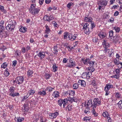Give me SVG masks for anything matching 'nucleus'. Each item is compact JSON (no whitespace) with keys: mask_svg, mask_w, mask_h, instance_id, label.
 <instances>
[{"mask_svg":"<svg viewBox=\"0 0 122 122\" xmlns=\"http://www.w3.org/2000/svg\"><path fill=\"white\" fill-rule=\"evenodd\" d=\"M113 87V85H110L109 83L107 84L105 87L104 90L105 92L108 91L111 88Z\"/></svg>","mask_w":122,"mask_h":122,"instance_id":"nucleus-17","label":"nucleus"},{"mask_svg":"<svg viewBox=\"0 0 122 122\" xmlns=\"http://www.w3.org/2000/svg\"><path fill=\"white\" fill-rule=\"evenodd\" d=\"M101 101L99 99L95 98L93 100V108H96L97 105H99L101 104Z\"/></svg>","mask_w":122,"mask_h":122,"instance_id":"nucleus-8","label":"nucleus"},{"mask_svg":"<svg viewBox=\"0 0 122 122\" xmlns=\"http://www.w3.org/2000/svg\"><path fill=\"white\" fill-rule=\"evenodd\" d=\"M120 69H117L115 71L116 73L117 74H119V73L120 72Z\"/></svg>","mask_w":122,"mask_h":122,"instance_id":"nucleus-59","label":"nucleus"},{"mask_svg":"<svg viewBox=\"0 0 122 122\" xmlns=\"http://www.w3.org/2000/svg\"><path fill=\"white\" fill-rule=\"evenodd\" d=\"M43 19L45 20H47L49 22V17L47 15H45L43 17Z\"/></svg>","mask_w":122,"mask_h":122,"instance_id":"nucleus-45","label":"nucleus"},{"mask_svg":"<svg viewBox=\"0 0 122 122\" xmlns=\"http://www.w3.org/2000/svg\"><path fill=\"white\" fill-rule=\"evenodd\" d=\"M84 120L86 121V122H89L90 119L89 117H84L83 118Z\"/></svg>","mask_w":122,"mask_h":122,"instance_id":"nucleus-46","label":"nucleus"},{"mask_svg":"<svg viewBox=\"0 0 122 122\" xmlns=\"http://www.w3.org/2000/svg\"><path fill=\"white\" fill-rule=\"evenodd\" d=\"M0 10L1 11L3 12L4 13H5L6 12V10L4 9V7L0 5Z\"/></svg>","mask_w":122,"mask_h":122,"instance_id":"nucleus-37","label":"nucleus"},{"mask_svg":"<svg viewBox=\"0 0 122 122\" xmlns=\"http://www.w3.org/2000/svg\"><path fill=\"white\" fill-rule=\"evenodd\" d=\"M69 35L68 33H65V34L64 35V39H66L68 36H69Z\"/></svg>","mask_w":122,"mask_h":122,"instance_id":"nucleus-53","label":"nucleus"},{"mask_svg":"<svg viewBox=\"0 0 122 122\" xmlns=\"http://www.w3.org/2000/svg\"><path fill=\"white\" fill-rule=\"evenodd\" d=\"M4 74L5 76H7L10 75V73L7 71H5Z\"/></svg>","mask_w":122,"mask_h":122,"instance_id":"nucleus-56","label":"nucleus"},{"mask_svg":"<svg viewBox=\"0 0 122 122\" xmlns=\"http://www.w3.org/2000/svg\"><path fill=\"white\" fill-rule=\"evenodd\" d=\"M4 23L5 21L3 20H1L0 22V28L2 30H4Z\"/></svg>","mask_w":122,"mask_h":122,"instance_id":"nucleus-21","label":"nucleus"},{"mask_svg":"<svg viewBox=\"0 0 122 122\" xmlns=\"http://www.w3.org/2000/svg\"><path fill=\"white\" fill-rule=\"evenodd\" d=\"M9 95L11 96L14 97L16 96H19L20 94L16 92L15 93H13L12 94H10Z\"/></svg>","mask_w":122,"mask_h":122,"instance_id":"nucleus-35","label":"nucleus"},{"mask_svg":"<svg viewBox=\"0 0 122 122\" xmlns=\"http://www.w3.org/2000/svg\"><path fill=\"white\" fill-rule=\"evenodd\" d=\"M33 73V71L32 70H29L27 72V75L28 76H32Z\"/></svg>","mask_w":122,"mask_h":122,"instance_id":"nucleus-39","label":"nucleus"},{"mask_svg":"<svg viewBox=\"0 0 122 122\" xmlns=\"http://www.w3.org/2000/svg\"><path fill=\"white\" fill-rule=\"evenodd\" d=\"M58 104L60 107H61L62 104H63V108L65 107L66 105L68 103V99L67 98H65L64 99H60L58 101Z\"/></svg>","mask_w":122,"mask_h":122,"instance_id":"nucleus-5","label":"nucleus"},{"mask_svg":"<svg viewBox=\"0 0 122 122\" xmlns=\"http://www.w3.org/2000/svg\"><path fill=\"white\" fill-rule=\"evenodd\" d=\"M23 107H27L29 108V105L28 104L26 103H25Z\"/></svg>","mask_w":122,"mask_h":122,"instance_id":"nucleus-62","label":"nucleus"},{"mask_svg":"<svg viewBox=\"0 0 122 122\" xmlns=\"http://www.w3.org/2000/svg\"><path fill=\"white\" fill-rule=\"evenodd\" d=\"M118 105L119 108H122V101L121 100L117 104Z\"/></svg>","mask_w":122,"mask_h":122,"instance_id":"nucleus-41","label":"nucleus"},{"mask_svg":"<svg viewBox=\"0 0 122 122\" xmlns=\"http://www.w3.org/2000/svg\"><path fill=\"white\" fill-rule=\"evenodd\" d=\"M73 4V3H69L67 5V7L69 8H70L71 6Z\"/></svg>","mask_w":122,"mask_h":122,"instance_id":"nucleus-58","label":"nucleus"},{"mask_svg":"<svg viewBox=\"0 0 122 122\" xmlns=\"http://www.w3.org/2000/svg\"><path fill=\"white\" fill-rule=\"evenodd\" d=\"M75 93L74 91L69 90V95L71 96H74L75 95Z\"/></svg>","mask_w":122,"mask_h":122,"instance_id":"nucleus-48","label":"nucleus"},{"mask_svg":"<svg viewBox=\"0 0 122 122\" xmlns=\"http://www.w3.org/2000/svg\"><path fill=\"white\" fill-rule=\"evenodd\" d=\"M15 88L13 87H11L9 89V91L10 92V94H12L13 93L14 91L15 90Z\"/></svg>","mask_w":122,"mask_h":122,"instance_id":"nucleus-30","label":"nucleus"},{"mask_svg":"<svg viewBox=\"0 0 122 122\" xmlns=\"http://www.w3.org/2000/svg\"><path fill=\"white\" fill-rule=\"evenodd\" d=\"M7 64L6 63L4 62L1 65V68L5 69L7 66Z\"/></svg>","mask_w":122,"mask_h":122,"instance_id":"nucleus-42","label":"nucleus"},{"mask_svg":"<svg viewBox=\"0 0 122 122\" xmlns=\"http://www.w3.org/2000/svg\"><path fill=\"white\" fill-rule=\"evenodd\" d=\"M70 63H67L66 66L70 68H73V67H75L76 66V63L75 62H74V60L73 59L69 58Z\"/></svg>","mask_w":122,"mask_h":122,"instance_id":"nucleus-7","label":"nucleus"},{"mask_svg":"<svg viewBox=\"0 0 122 122\" xmlns=\"http://www.w3.org/2000/svg\"><path fill=\"white\" fill-rule=\"evenodd\" d=\"M77 36V35L76 34H74L73 35L71 33H69L68 36L69 39L71 41H72L75 40L76 37Z\"/></svg>","mask_w":122,"mask_h":122,"instance_id":"nucleus-9","label":"nucleus"},{"mask_svg":"<svg viewBox=\"0 0 122 122\" xmlns=\"http://www.w3.org/2000/svg\"><path fill=\"white\" fill-rule=\"evenodd\" d=\"M21 50L22 51V52L24 53H25V52L26 51V50L25 48L23 47L22 48Z\"/></svg>","mask_w":122,"mask_h":122,"instance_id":"nucleus-63","label":"nucleus"},{"mask_svg":"<svg viewBox=\"0 0 122 122\" xmlns=\"http://www.w3.org/2000/svg\"><path fill=\"white\" fill-rule=\"evenodd\" d=\"M119 14L118 12L117 11H116L114 13V15L115 16H116L118 15Z\"/></svg>","mask_w":122,"mask_h":122,"instance_id":"nucleus-64","label":"nucleus"},{"mask_svg":"<svg viewBox=\"0 0 122 122\" xmlns=\"http://www.w3.org/2000/svg\"><path fill=\"white\" fill-rule=\"evenodd\" d=\"M46 94V90H43L42 91H39L37 93V94L41 95L42 96H44Z\"/></svg>","mask_w":122,"mask_h":122,"instance_id":"nucleus-20","label":"nucleus"},{"mask_svg":"<svg viewBox=\"0 0 122 122\" xmlns=\"http://www.w3.org/2000/svg\"><path fill=\"white\" fill-rule=\"evenodd\" d=\"M40 122H46L47 120L46 118L44 117H40Z\"/></svg>","mask_w":122,"mask_h":122,"instance_id":"nucleus-38","label":"nucleus"},{"mask_svg":"<svg viewBox=\"0 0 122 122\" xmlns=\"http://www.w3.org/2000/svg\"><path fill=\"white\" fill-rule=\"evenodd\" d=\"M94 63V61H93L91 59H90V61H89L88 64H89L91 66L93 67Z\"/></svg>","mask_w":122,"mask_h":122,"instance_id":"nucleus-40","label":"nucleus"},{"mask_svg":"<svg viewBox=\"0 0 122 122\" xmlns=\"http://www.w3.org/2000/svg\"><path fill=\"white\" fill-rule=\"evenodd\" d=\"M38 56L41 59H42L46 56L45 52L42 51H40L38 54Z\"/></svg>","mask_w":122,"mask_h":122,"instance_id":"nucleus-14","label":"nucleus"},{"mask_svg":"<svg viewBox=\"0 0 122 122\" xmlns=\"http://www.w3.org/2000/svg\"><path fill=\"white\" fill-rule=\"evenodd\" d=\"M29 96H28V97H27V96H24L23 97V98L22 99L21 102H23Z\"/></svg>","mask_w":122,"mask_h":122,"instance_id":"nucleus-55","label":"nucleus"},{"mask_svg":"<svg viewBox=\"0 0 122 122\" xmlns=\"http://www.w3.org/2000/svg\"><path fill=\"white\" fill-rule=\"evenodd\" d=\"M73 107L72 105H68L67 107H66V110L68 109V111H71Z\"/></svg>","mask_w":122,"mask_h":122,"instance_id":"nucleus-34","label":"nucleus"},{"mask_svg":"<svg viewBox=\"0 0 122 122\" xmlns=\"http://www.w3.org/2000/svg\"><path fill=\"white\" fill-rule=\"evenodd\" d=\"M35 92V91L32 89H30L28 92V94L29 95L28 96L33 95Z\"/></svg>","mask_w":122,"mask_h":122,"instance_id":"nucleus-31","label":"nucleus"},{"mask_svg":"<svg viewBox=\"0 0 122 122\" xmlns=\"http://www.w3.org/2000/svg\"><path fill=\"white\" fill-rule=\"evenodd\" d=\"M51 76L49 74H46L45 75V77L46 79H49Z\"/></svg>","mask_w":122,"mask_h":122,"instance_id":"nucleus-50","label":"nucleus"},{"mask_svg":"<svg viewBox=\"0 0 122 122\" xmlns=\"http://www.w3.org/2000/svg\"><path fill=\"white\" fill-rule=\"evenodd\" d=\"M58 114V113L57 112H56L54 113H50L49 115V117L51 119H53L56 118Z\"/></svg>","mask_w":122,"mask_h":122,"instance_id":"nucleus-13","label":"nucleus"},{"mask_svg":"<svg viewBox=\"0 0 122 122\" xmlns=\"http://www.w3.org/2000/svg\"><path fill=\"white\" fill-rule=\"evenodd\" d=\"M90 106L93 108V104H92V101L91 100H89L88 101L87 103H85L84 105V106L85 107H86L89 108V107H90Z\"/></svg>","mask_w":122,"mask_h":122,"instance_id":"nucleus-10","label":"nucleus"},{"mask_svg":"<svg viewBox=\"0 0 122 122\" xmlns=\"http://www.w3.org/2000/svg\"><path fill=\"white\" fill-rule=\"evenodd\" d=\"M102 115L104 117H107L108 118L110 117L107 111H105V112H103L102 114Z\"/></svg>","mask_w":122,"mask_h":122,"instance_id":"nucleus-28","label":"nucleus"},{"mask_svg":"<svg viewBox=\"0 0 122 122\" xmlns=\"http://www.w3.org/2000/svg\"><path fill=\"white\" fill-rule=\"evenodd\" d=\"M95 27V25L93 21L91 23H86L84 25L82 29L85 34H89L91 31H92L93 29Z\"/></svg>","mask_w":122,"mask_h":122,"instance_id":"nucleus-1","label":"nucleus"},{"mask_svg":"<svg viewBox=\"0 0 122 122\" xmlns=\"http://www.w3.org/2000/svg\"><path fill=\"white\" fill-rule=\"evenodd\" d=\"M26 27H22L19 29V31L21 32L25 33L26 31Z\"/></svg>","mask_w":122,"mask_h":122,"instance_id":"nucleus-27","label":"nucleus"},{"mask_svg":"<svg viewBox=\"0 0 122 122\" xmlns=\"http://www.w3.org/2000/svg\"><path fill=\"white\" fill-rule=\"evenodd\" d=\"M114 50L113 49H111L109 50L108 51V54L109 55V57H112L114 56Z\"/></svg>","mask_w":122,"mask_h":122,"instance_id":"nucleus-19","label":"nucleus"},{"mask_svg":"<svg viewBox=\"0 0 122 122\" xmlns=\"http://www.w3.org/2000/svg\"><path fill=\"white\" fill-rule=\"evenodd\" d=\"M24 81V78L22 76H19L16 77L15 78V80L13 81V83H15L20 85L22 84Z\"/></svg>","mask_w":122,"mask_h":122,"instance_id":"nucleus-6","label":"nucleus"},{"mask_svg":"<svg viewBox=\"0 0 122 122\" xmlns=\"http://www.w3.org/2000/svg\"><path fill=\"white\" fill-rule=\"evenodd\" d=\"M54 89V88H52L50 86L47 87L45 89L46 91H48L49 92H51L53 89Z\"/></svg>","mask_w":122,"mask_h":122,"instance_id":"nucleus-29","label":"nucleus"},{"mask_svg":"<svg viewBox=\"0 0 122 122\" xmlns=\"http://www.w3.org/2000/svg\"><path fill=\"white\" fill-rule=\"evenodd\" d=\"M78 83V85H81L82 87H85L86 86V82L84 80H79Z\"/></svg>","mask_w":122,"mask_h":122,"instance_id":"nucleus-16","label":"nucleus"},{"mask_svg":"<svg viewBox=\"0 0 122 122\" xmlns=\"http://www.w3.org/2000/svg\"><path fill=\"white\" fill-rule=\"evenodd\" d=\"M52 95L55 98H57L59 96V92L57 91H55L52 94Z\"/></svg>","mask_w":122,"mask_h":122,"instance_id":"nucleus-22","label":"nucleus"},{"mask_svg":"<svg viewBox=\"0 0 122 122\" xmlns=\"http://www.w3.org/2000/svg\"><path fill=\"white\" fill-rule=\"evenodd\" d=\"M108 1V0H101L98 1V5L99 10L102 9H104L105 7L107 4Z\"/></svg>","mask_w":122,"mask_h":122,"instance_id":"nucleus-4","label":"nucleus"},{"mask_svg":"<svg viewBox=\"0 0 122 122\" xmlns=\"http://www.w3.org/2000/svg\"><path fill=\"white\" fill-rule=\"evenodd\" d=\"M78 101L77 99H75V98L73 97L72 98L71 101V103H72L73 102H77Z\"/></svg>","mask_w":122,"mask_h":122,"instance_id":"nucleus-57","label":"nucleus"},{"mask_svg":"<svg viewBox=\"0 0 122 122\" xmlns=\"http://www.w3.org/2000/svg\"><path fill=\"white\" fill-rule=\"evenodd\" d=\"M121 94L117 92L116 93L115 97L118 98H121Z\"/></svg>","mask_w":122,"mask_h":122,"instance_id":"nucleus-47","label":"nucleus"},{"mask_svg":"<svg viewBox=\"0 0 122 122\" xmlns=\"http://www.w3.org/2000/svg\"><path fill=\"white\" fill-rule=\"evenodd\" d=\"M68 60V59L64 58L63 59V63H66L67 62Z\"/></svg>","mask_w":122,"mask_h":122,"instance_id":"nucleus-61","label":"nucleus"},{"mask_svg":"<svg viewBox=\"0 0 122 122\" xmlns=\"http://www.w3.org/2000/svg\"><path fill=\"white\" fill-rule=\"evenodd\" d=\"M46 29L45 30V33L47 34L50 33L51 31L49 26L46 25L45 26Z\"/></svg>","mask_w":122,"mask_h":122,"instance_id":"nucleus-23","label":"nucleus"},{"mask_svg":"<svg viewBox=\"0 0 122 122\" xmlns=\"http://www.w3.org/2000/svg\"><path fill=\"white\" fill-rule=\"evenodd\" d=\"M49 22H50L54 19V17L52 15H51L49 17Z\"/></svg>","mask_w":122,"mask_h":122,"instance_id":"nucleus-49","label":"nucleus"},{"mask_svg":"<svg viewBox=\"0 0 122 122\" xmlns=\"http://www.w3.org/2000/svg\"><path fill=\"white\" fill-rule=\"evenodd\" d=\"M94 108H93V109L92 110V112L95 116H97V114L95 112L94 109Z\"/></svg>","mask_w":122,"mask_h":122,"instance_id":"nucleus-43","label":"nucleus"},{"mask_svg":"<svg viewBox=\"0 0 122 122\" xmlns=\"http://www.w3.org/2000/svg\"><path fill=\"white\" fill-rule=\"evenodd\" d=\"M114 62L115 65H119V64H120L121 66H118V68H122V63L120 62L119 61V60L118 58H116L114 59Z\"/></svg>","mask_w":122,"mask_h":122,"instance_id":"nucleus-11","label":"nucleus"},{"mask_svg":"<svg viewBox=\"0 0 122 122\" xmlns=\"http://www.w3.org/2000/svg\"><path fill=\"white\" fill-rule=\"evenodd\" d=\"M52 68L53 69V71L55 72L58 69V67L56 64L54 63L53 65Z\"/></svg>","mask_w":122,"mask_h":122,"instance_id":"nucleus-25","label":"nucleus"},{"mask_svg":"<svg viewBox=\"0 0 122 122\" xmlns=\"http://www.w3.org/2000/svg\"><path fill=\"white\" fill-rule=\"evenodd\" d=\"M92 18L91 17L88 15H86V16L85 18L84 21L86 22H88L90 23L93 21H92Z\"/></svg>","mask_w":122,"mask_h":122,"instance_id":"nucleus-12","label":"nucleus"},{"mask_svg":"<svg viewBox=\"0 0 122 122\" xmlns=\"http://www.w3.org/2000/svg\"><path fill=\"white\" fill-rule=\"evenodd\" d=\"M52 23L54 25V26H55V27H58V26H58V25L57 24V23L55 21H53L52 22Z\"/></svg>","mask_w":122,"mask_h":122,"instance_id":"nucleus-54","label":"nucleus"},{"mask_svg":"<svg viewBox=\"0 0 122 122\" xmlns=\"http://www.w3.org/2000/svg\"><path fill=\"white\" fill-rule=\"evenodd\" d=\"M79 85H78V83L77 84L75 83L74 84L73 86V88L75 89H76L78 88Z\"/></svg>","mask_w":122,"mask_h":122,"instance_id":"nucleus-44","label":"nucleus"},{"mask_svg":"<svg viewBox=\"0 0 122 122\" xmlns=\"http://www.w3.org/2000/svg\"><path fill=\"white\" fill-rule=\"evenodd\" d=\"M113 32L112 30H110L109 32V36L110 37H112L113 36Z\"/></svg>","mask_w":122,"mask_h":122,"instance_id":"nucleus-51","label":"nucleus"},{"mask_svg":"<svg viewBox=\"0 0 122 122\" xmlns=\"http://www.w3.org/2000/svg\"><path fill=\"white\" fill-rule=\"evenodd\" d=\"M90 61V58H86L84 60V61L83 62V63L85 65H87Z\"/></svg>","mask_w":122,"mask_h":122,"instance_id":"nucleus-33","label":"nucleus"},{"mask_svg":"<svg viewBox=\"0 0 122 122\" xmlns=\"http://www.w3.org/2000/svg\"><path fill=\"white\" fill-rule=\"evenodd\" d=\"M13 65L14 66H15L17 64V61L16 60H15L13 61L12 62Z\"/></svg>","mask_w":122,"mask_h":122,"instance_id":"nucleus-60","label":"nucleus"},{"mask_svg":"<svg viewBox=\"0 0 122 122\" xmlns=\"http://www.w3.org/2000/svg\"><path fill=\"white\" fill-rule=\"evenodd\" d=\"M16 24V22L15 20H11L10 22V24L6 27V30L8 31L11 30V31H13L14 30L15 25Z\"/></svg>","mask_w":122,"mask_h":122,"instance_id":"nucleus-3","label":"nucleus"},{"mask_svg":"<svg viewBox=\"0 0 122 122\" xmlns=\"http://www.w3.org/2000/svg\"><path fill=\"white\" fill-rule=\"evenodd\" d=\"M84 74H85L86 76V77H88L89 78L90 76L91 75L92 73L91 71L90 72L88 71L87 72H86L83 73L82 74V76H83L84 75Z\"/></svg>","mask_w":122,"mask_h":122,"instance_id":"nucleus-24","label":"nucleus"},{"mask_svg":"<svg viewBox=\"0 0 122 122\" xmlns=\"http://www.w3.org/2000/svg\"><path fill=\"white\" fill-rule=\"evenodd\" d=\"M36 4H31V5L30 7L29 8V10L30 13L33 15L38 14L40 10V9L36 7Z\"/></svg>","mask_w":122,"mask_h":122,"instance_id":"nucleus-2","label":"nucleus"},{"mask_svg":"<svg viewBox=\"0 0 122 122\" xmlns=\"http://www.w3.org/2000/svg\"><path fill=\"white\" fill-rule=\"evenodd\" d=\"M15 119L17 122H21L24 120V118L23 117H19L15 118Z\"/></svg>","mask_w":122,"mask_h":122,"instance_id":"nucleus-26","label":"nucleus"},{"mask_svg":"<svg viewBox=\"0 0 122 122\" xmlns=\"http://www.w3.org/2000/svg\"><path fill=\"white\" fill-rule=\"evenodd\" d=\"M98 36L101 38L102 39L104 38L106 36V34L105 33L102 32L99 33Z\"/></svg>","mask_w":122,"mask_h":122,"instance_id":"nucleus-18","label":"nucleus"},{"mask_svg":"<svg viewBox=\"0 0 122 122\" xmlns=\"http://www.w3.org/2000/svg\"><path fill=\"white\" fill-rule=\"evenodd\" d=\"M86 108L84 112L88 114L90 113V111H89V108L86 107Z\"/></svg>","mask_w":122,"mask_h":122,"instance_id":"nucleus-52","label":"nucleus"},{"mask_svg":"<svg viewBox=\"0 0 122 122\" xmlns=\"http://www.w3.org/2000/svg\"><path fill=\"white\" fill-rule=\"evenodd\" d=\"M102 45L105 48H107L109 47L110 46V44L107 41L104 40L102 42Z\"/></svg>","mask_w":122,"mask_h":122,"instance_id":"nucleus-15","label":"nucleus"},{"mask_svg":"<svg viewBox=\"0 0 122 122\" xmlns=\"http://www.w3.org/2000/svg\"><path fill=\"white\" fill-rule=\"evenodd\" d=\"M112 28L113 30H115L116 33H119L120 30V28L119 27L115 26L113 27Z\"/></svg>","mask_w":122,"mask_h":122,"instance_id":"nucleus-32","label":"nucleus"},{"mask_svg":"<svg viewBox=\"0 0 122 122\" xmlns=\"http://www.w3.org/2000/svg\"><path fill=\"white\" fill-rule=\"evenodd\" d=\"M22 111L25 112H28L29 110V108L23 107L22 108Z\"/></svg>","mask_w":122,"mask_h":122,"instance_id":"nucleus-36","label":"nucleus"}]
</instances>
